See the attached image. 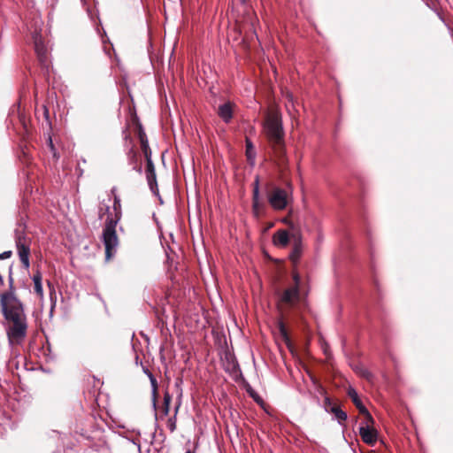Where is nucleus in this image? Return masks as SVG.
<instances>
[{"instance_id":"nucleus-1","label":"nucleus","mask_w":453,"mask_h":453,"mask_svg":"<svg viewBox=\"0 0 453 453\" xmlns=\"http://www.w3.org/2000/svg\"><path fill=\"white\" fill-rule=\"evenodd\" d=\"M1 309L4 319L12 323L6 327L9 345L12 347L20 344L26 338L27 329L23 305L11 304V306L1 307Z\"/></svg>"},{"instance_id":"nucleus-2","label":"nucleus","mask_w":453,"mask_h":453,"mask_svg":"<svg viewBox=\"0 0 453 453\" xmlns=\"http://www.w3.org/2000/svg\"><path fill=\"white\" fill-rule=\"evenodd\" d=\"M264 131L274 152L282 157L285 150L284 130L279 114H267L264 122Z\"/></svg>"},{"instance_id":"nucleus-3","label":"nucleus","mask_w":453,"mask_h":453,"mask_svg":"<svg viewBox=\"0 0 453 453\" xmlns=\"http://www.w3.org/2000/svg\"><path fill=\"white\" fill-rule=\"evenodd\" d=\"M116 220H106L105 227L103 232V241L105 247L106 260H110L118 246V237L116 234Z\"/></svg>"},{"instance_id":"nucleus-4","label":"nucleus","mask_w":453,"mask_h":453,"mask_svg":"<svg viewBox=\"0 0 453 453\" xmlns=\"http://www.w3.org/2000/svg\"><path fill=\"white\" fill-rule=\"evenodd\" d=\"M15 243L20 262L26 269L29 268V241L27 239L23 229L15 230Z\"/></svg>"},{"instance_id":"nucleus-5","label":"nucleus","mask_w":453,"mask_h":453,"mask_svg":"<svg viewBox=\"0 0 453 453\" xmlns=\"http://www.w3.org/2000/svg\"><path fill=\"white\" fill-rule=\"evenodd\" d=\"M289 201V195L286 189L274 187L268 194V202L276 211L284 210Z\"/></svg>"},{"instance_id":"nucleus-6","label":"nucleus","mask_w":453,"mask_h":453,"mask_svg":"<svg viewBox=\"0 0 453 453\" xmlns=\"http://www.w3.org/2000/svg\"><path fill=\"white\" fill-rule=\"evenodd\" d=\"M293 280L295 286L285 289L280 296V301L290 307L295 306L300 299L299 284L301 280L299 275L294 274Z\"/></svg>"},{"instance_id":"nucleus-7","label":"nucleus","mask_w":453,"mask_h":453,"mask_svg":"<svg viewBox=\"0 0 453 453\" xmlns=\"http://www.w3.org/2000/svg\"><path fill=\"white\" fill-rule=\"evenodd\" d=\"M8 283L9 290L5 293H0L1 307H8L11 306V304H22L15 295L14 279L12 277V268H10L9 271Z\"/></svg>"},{"instance_id":"nucleus-8","label":"nucleus","mask_w":453,"mask_h":453,"mask_svg":"<svg viewBox=\"0 0 453 453\" xmlns=\"http://www.w3.org/2000/svg\"><path fill=\"white\" fill-rule=\"evenodd\" d=\"M359 434L364 442L372 446L374 445L378 440L377 430L370 426L368 423L359 426Z\"/></svg>"},{"instance_id":"nucleus-9","label":"nucleus","mask_w":453,"mask_h":453,"mask_svg":"<svg viewBox=\"0 0 453 453\" xmlns=\"http://www.w3.org/2000/svg\"><path fill=\"white\" fill-rule=\"evenodd\" d=\"M112 212L110 211V206L105 204L104 212L108 214L106 220H116V224L120 220L122 216L121 202L118 195L114 196Z\"/></svg>"},{"instance_id":"nucleus-10","label":"nucleus","mask_w":453,"mask_h":453,"mask_svg":"<svg viewBox=\"0 0 453 453\" xmlns=\"http://www.w3.org/2000/svg\"><path fill=\"white\" fill-rule=\"evenodd\" d=\"M33 41L35 45V50L37 57L42 64H44L47 59V50L42 42V35L38 32L33 34Z\"/></svg>"},{"instance_id":"nucleus-11","label":"nucleus","mask_w":453,"mask_h":453,"mask_svg":"<svg viewBox=\"0 0 453 453\" xmlns=\"http://www.w3.org/2000/svg\"><path fill=\"white\" fill-rule=\"evenodd\" d=\"M234 104L231 102H226L220 104L218 108L219 117L225 122L229 123L233 118Z\"/></svg>"},{"instance_id":"nucleus-12","label":"nucleus","mask_w":453,"mask_h":453,"mask_svg":"<svg viewBox=\"0 0 453 453\" xmlns=\"http://www.w3.org/2000/svg\"><path fill=\"white\" fill-rule=\"evenodd\" d=\"M348 395L351 398L352 402L355 403L357 408L359 410L360 413L365 414L367 418V422H373L372 417L368 412L365 406L362 403L361 400L358 397L357 391L350 388L348 391Z\"/></svg>"},{"instance_id":"nucleus-13","label":"nucleus","mask_w":453,"mask_h":453,"mask_svg":"<svg viewBox=\"0 0 453 453\" xmlns=\"http://www.w3.org/2000/svg\"><path fill=\"white\" fill-rule=\"evenodd\" d=\"M273 242L277 247H286L289 242V234L287 230L276 231L273 236Z\"/></svg>"},{"instance_id":"nucleus-14","label":"nucleus","mask_w":453,"mask_h":453,"mask_svg":"<svg viewBox=\"0 0 453 453\" xmlns=\"http://www.w3.org/2000/svg\"><path fill=\"white\" fill-rule=\"evenodd\" d=\"M119 447L122 450L127 451V453H134L135 450L138 452L141 451L140 445L131 440H122Z\"/></svg>"},{"instance_id":"nucleus-15","label":"nucleus","mask_w":453,"mask_h":453,"mask_svg":"<svg viewBox=\"0 0 453 453\" xmlns=\"http://www.w3.org/2000/svg\"><path fill=\"white\" fill-rule=\"evenodd\" d=\"M245 143H246L245 145H246L247 159H248L249 163L251 165H253L255 164V159H256L255 147H254L252 142L249 138H246Z\"/></svg>"},{"instance_id":"nucleus-16","label":"nucleus","mask_w":453,"mask_h":453,"mask_svg":"<svg viewBox=\"0 0 453 453\" xmlns=\"http://www.w3.org/2000/svg\"><path fill=\"white\" fill-rule=\"evenodd\" d=\"M33 281H34V288L35 292L40 296L42 297L43 296V290H42V274L40 272H37L33 276Z\"/></svg>"},{"instance_id":"nucleus-17","label":"nucleus","mask_w":453,"mask_h":453,"mask_svg":"<svg viewBox=\"0 0 453 453\" xmlns=\"http://www.w3.org/2000/svg\"><path fill=\"white\" fill-rule=\"evenodd\" d=\"M277 327H278L279 334L281 336L282 340L286 342L287 345H289L290 344L289 335L288 333V329L285 326V323L283 322L282 319H279L277 321Z\"/></svg>"},{"instance_id":"nucleus-18","label":"nucleus","mask_w":453,"mask_h":453,"mask_svg":"<svg viewBox=\"0 0 453 453\" xmlns=\"http://www.w3.org/2000/svg\"><path fill=\"white\" fill-rule=\"evenodd\" d=\"M329 412L334 414V417L339 423H342V421H345L347 419V413L341 410L340 407L337 405L332 406Z\"/></svg>"},{"instance_id":"nucleus-19","label":"nucleus","mask_w":453,"mask_h":453,"mask_svg":"<svg viewBox=\"0 0 453 453\" xmlns=\"http://www.w3.org/2000/svg\"><path fill=\"white\" fill-rule=\"evenodd\" d=\"M148 373V376L150 378V383H151V387H152V403H153V407L154 409H156L157 407V380L155 379V377L153 376V374L150 372H147Z\"/></svg>"},{"instance_id":"nucleus-20","label":"nucleus","mask_w":453,"mask_h":453,"mask_svg":"<svg viewBox=\"0 0 453 453\" xmlns=\"http://www.w3.org/2000/svg\"><path fill=\"white\" fill-rule=\"evenodd\" d=\"M301 255V242L299 239H296L294 243L293 251L290 254V259L292 261H296Z\"/></svg>"},{"instance_id":"nucleus-21","label":"nucleus","mask_w":453,"mask_h":453,"mask_svg":"<svg viewBox=\"0 0 453 453\" xmlns=\"http://www.w3.org/2000/svg\"><path fill=\"white\" fill-rule=\"evenodd\" d=\"M171 401H172V396L166 391L164 394V403H163V410H162V412H163L164 416H167L168 413H169Z\"/></svg>"},{"instance_id":"nucleus-22","label":"nucleus","mask_w":453,"mask_h":453,"mask_svg":"<svg viewBox=\"0 0 453 453\" xmlns=\"http://www.w3.org/2000/svg\"><path fill=\"white\" fill-rule=\"evenodd\" d=\"M146 178H147V181H148V184L150 186V190L153 193H156V190H157V188L156 173H146Z\"/></svg>"},{"instance_id":"nucleus-23","label":"nucleus","mask_w":453,"mask_h":453,"mask_svg":"<svg viewBox=\"0 0 453 453\" xmlns=\"http://www.w3.org/2000/svg\"><path fill=\"white\" fill-rule=\"evenodd\" d=\"M355 371L363 378H365L368 380H371L372 378V374L364 366L357 365L355 367Z\"/></svg>"},{"instance_id":"nucleus-24","label":"nucleus","mask_w":453,"mask_h":453,"mask_svg":"<svg viewBox=\"0 0 453 453\" xmlns=\"http://www.w3.org/2000/svg\"><path fill=\"white\" fill-rule=\"evenodd\" d=\"M48 287L50 288V303H51V311H52L57 303V293L55 291L53 285L50 281L48 282Z\"/></svg>"},{"instance_id":"nucleus-25","label":"nucleus","mask_w":453,"mask_h":453,"mask_svg":"<svg viewBox=\"0 0 453 453\" xmlns=\"http://www.w3.org/2000/svg\"><path fill=\"white\" fill-rule=\"evenodd\" d=\"M179 406L176 407L175 413H177ZM167 427L173 433L176 429V414L173 417L169 418L167 420Z\"/></svg>"},{"instance_id":"nucleus-26","label":"nucleus","mask_w":453,"mask_h":453,"mask_svg":"<svg viewBox=\"0 0 453 453\" xmlns=\"http://www.w3.org/2000/svg\"><path fill=\"white\" fill-rule=\"evenodd\" d=\"M252 201H255V203H258L259 201V187H258V179L255 181V186L253 188V196Z\"/></svg>"},{"instance_id":"nucleus-27","label":"nucleus","mask_w":453,"mask_h":453,"mask_svg":"<svg viewBox=\"0 0 453 453\" xmlns=\"http://www.w3.org/2000/svg\"><path fill=\"white\" fill-rule=\"evenodd\" d=\"M127 157L130 164H133L136 160V152L134 149V145H131V147L128 149Z\"/></svg>"},{"instance_id":"nucleus-28","label":"nucleus","mask_w":453,"mask_h":453,"mask_svg":"<svg viewBox=\"0 0 453 453\" xmlns=\"http://www.w3.org/2000/svg\"><path fill=\"white\" fill-rule=\"evenodd\" d=\"M138 137H139V140H140V142L142 141V140H148L147 139V135L143 130V128L142 127V126H139L138 127Z\"/></svg>"},{"instance_id":"nucleus-29","label":"nucleus","mask_w":453,"mask_h":453,"mask_svg":"<svg viewBox=\"0 0 453 453\" xmlns=\"http://www.w3.org/2000/svg\"><path fill=\"white\" fill-rule=\"evenodd\" d=\"M156 173L154 164H153L152 160H149V162H147L146 173Z\"/></svg>"},{"instance_id":"nucleus-30","label":"nucleus","mask_w":453,"mask_h":453,"mask_svg":"<svg viewBox=\"0 0 453 453\" xmlns=\"http://www.w3.org/2000/svg\"><path fill=\"white\" fill-rule=\"evenodd\" d=\"M332 406L334 405L332 404L330 398L326 397L324 401V408L326 411L329 412Z\"/></svg>"},{"instance_id":"nucleus-31","label":"nucleus","mask_w":453,"mask_h":453,"mask_svg":"<svg viewBox=\"0 0 453 453\" xmlns=\"http://www.w3.org/2000/svg\"><path fill=\"white\" fill-rule=\"evenodd\" d=\"M141 148H142V151H146V150H150V146H149V141L148 140H142L141 142Z\"/></svg>"},{"instance_id":"nucleus-32","label":"nucleus","mask_w":453,"mask_h":453,"mask_svg":"<svg viewBox=\"0 0 453 453\" xmlns=\"http://www.w3.org/2000/svg\"><path fill=\"white\" fill-rule=\"evenodd\" d=\"M252 206H253V211L255 212L256 215L258 214V211L260 209V201H258V203H255V201H252Z\"/></svg>"},{"instance_id":"nucleus-33","label":"nucleus","mask_w":453,"mask_h":453,"mask_svg":"<svg viewBox=\"0 0 453 453\" xmlns=\"http://www.w3.org/2000/svg\"><path fill=\"white\" fill-rule=\"evenodd\" d=\"M12 252L11 250L0 253V260L9 258L12 256Z\"/></svg>"},{"instance_id":"nucleus-34","label":"nucleus","mask_w":453,"mask_h":453,"mask_svg":"<svg viewBox=\"0 0 453 453\" xmlns=\"http://www.w3.org/2000/svg\"><path fill=\"white\" fill-rule=\"evenodd\" d=\"M143 153H144V157H145L147 162H149V160H152L151 159V150H150L143 151Z\"/></svg>"},{"instance_id":"nucleus-35","label":"nucleus","mask_w":453,"mask_h":453,"mask_svg":"<svg viewBox=\"0 0 453 453\" xmlns=\"http://www.w3.org/2000/svg\"><path fill=\"white\" fill-rule=\"evenodd\" d=\"M134 170L137 171L138 173H142V165H134Z\"/></svg>"},{"instance_id":"nucleus-36","label":"nucleus","mask_w":453,"mask_h":453,"mask_svg":"<svg viewBox=\"0 0 453 453\" xmlns=\"http://www.w3.org/2000/svg\"><path fill=\"white\" fill-rule=\"evenodd\" d=\"M49 146L50 147V150L54 151V145L50 137L49 138Z\"/></svg>"},{"instance_id":"nucleus-37","label":"nucleus","mask_w":453,"mask_h":453,"mask_svg":"<svg viewBox=\"0 0 453 453\" xmlns=\"http://www.w3.org/2000/svg\"><path fill=\"white\" fill-rule=\"evenodd\" d=\"M104 208L103 207H100L99 209V219H103V216H104V211H103Z\"/></svg>"},{"instance_id":"nucleus-38","label":"nucleus","mask_w":453,"mask_h":453,"mask_svg":"<svg viewBox=\"0 0 453 453\" xmlns=\"http://www.w3.org/2000/svg\"><path fill=\"white\" fill-rule=\"evenodd\" d=\"M116 191H117V188H116V187H113V188L111 189V193L113 195V196H114L115 195H117V194H116Z\"/></svg>"},{"instance_id":"nucleus-39","label":"nucleus","mask_w":453,"mask_h":453,"mask_svg":"<svg viewBox=\"0 0 453 453\" xmlns=\"http://www.w3.org/2000/svg\"><path fill=\"white\" fill-rule=\"evenodd\" d=\"M129 139V136L128 135H126L125 136V140L127 141Z\"/></svg>"},{"instance_id":"nucleus-40","label":"nucleus","mask_w":453,"mask_h":453,"mask_svg":"<svg viewBox=\"0 0 453 453\" xmlns=\"http://www.w3.org/2000/svg\"><path fill=\"white\" fill-rule=\"evenodd\" d=\"M186 453H193L190 449L187 450Z\"/></svg>"},{"instance_id":"nucleus-41","label":"nucleus","mask_w":453,"mask_h":453,"mask_svg":"<svg viewBox=\"0 0 453 453\" xmlns=\"http://www.w3.org/2000/svg\"><path fill=\"white\" fill-rule=\"evenodd\" d=\"M240 2H241L242 4H244V3H245V0H240Z\"/></svg>"}]
</instances>
